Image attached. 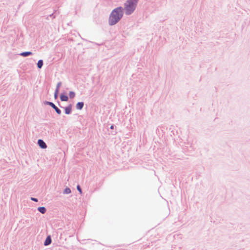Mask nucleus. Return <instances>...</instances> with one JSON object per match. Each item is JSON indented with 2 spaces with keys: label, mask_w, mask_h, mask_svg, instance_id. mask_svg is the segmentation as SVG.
<instances>
[{
  "label": "nucleus",
  "mask_w": 250,
  "mask_h": 250,
  "mask_svg": "<svg viewBox=\"0 0 250 250\" xmlns=\"http://www.w3.org/2000/svg\"><path fill=\"white\" fill-rule=\"evenodd\" d=\"M123 15L121 7L115 9L111 13L109 19V23L111 25L115 24L121 19Z\"/></svg>",
  "instance_id": "1"
},
{
  "label": "nucleus",
  "mask_w": 250,
  "mask_h": 250,
  "mask_svg": "<svg viewBox=\"0 0 250 250\" xmlns=\"http://www.w3.org/2000/svg\"><path fill=\"white\" fill-rule=\"evenodd\" d=\"M138 0H127L125 3V13L127 15L131 14L135 10Z\"/></svg>",
  "instance_id": "2"
},
{
  "label": "nucleus",
  "mask_w": 250,
  "mask_h": 250,
  "mask_svg": "<svg viewBox=\"0 0 250 250\" xmlns=\"http://www.w3.org/2000/svg\"><path fill=\"white\" fill-rule=\"evenodd\" d=\"M48 104L55 110L58 114H60L61 113V111L53 103L48 102Z\"/></svg>",
  "instance_id": "3"
},
{
  "label": "nucleus",
  "mask_w": 250,
  "mask_h": 250,
  "mask_svg": "<svg viewBox=\"0 0 250 250\" xmlns=\"http://www.w3.org/2000/svg\"><path fill=\"white\" fill-rule=\"evenodd\" d=\"M38 145L42 148H46L47 146L45 143L42 140H39L38 142Z\"/></svg>",
  "instance_id": "4"
},
{
  "label": "nucleus",
  "mask_w": 250,
  "mask_h": 250,
  "mask_svg": "<svg viewBox=\"0 0 250 250\" xmlns=\"http://www.w3.org/2000/svg\"><path fill=\"white\" fill-rule=\"evenodd\" d=\"M51 239L50 237L49 236L46 238V239L44 242V245L45 246H47V245H49L51 243Z\"/></svg>",
  "instance_id": "5"
},
{
  "label": "nucleus",
  "mask_w": 250,
  "mask_h": 250,
  "mask_svg": "<svg viewBox=\"0 0 250 250\" xmlns=\"http://www.w3.org/2000/svg\"><path fill=\"white\" fill-rule=\"evenodd\" d=\"M71 112V105H69L65 107V112L66 114H69Z\"/></svg>",
  "instance_id": "6"
},
{
  "label": "nucleus",
  "mask_w": 250,
  "mask_h": 250,
  "mask_svg": "<svg viewBox=\"0 0 250 250\" xmlns=\"http://www.w3.org/2000/svg\"><path fill=\"white\" fill-rule=\"evenodd\" d=\"M60 99L62 101H67L68 98L66 95L62 94L60 96Z\"/></svg>",
  "instance_id": "7"
},
{
  "label": "nucleus",
  "mask_w": 250,
  "mask_h": 250,
  "mask_svg": "<svg viewBox=\"0 0 250 250\" xmlns=\"http://www.w3.org/2000/svg\"><path fill=\"white\" fill-rule=\"evenodd\" d=\"M83 102H79L76 104V107L78 109H81L83 107Z\"/></svg>",
  "instance_id": "8"
},
{
  "label": "nucleus",
  "mask_w": 250,
  "mask_h": 250,
  "mask_svg": "<svg viewBox=\"0 0 250 250\" xmlns=\"http://www.w3.org/2000/svg\"><path fill=\"white\" fill-rule=\"evenodd\" d=\"M38 210L42 213L43 214L45 212L46 209L44 207H39L38 208Z\"/></svg>",
  "instance_id": "9"
},
{
  "label": "nucleus",
  "mask_w": 250,
  "mask_h": 250,
  "mask_svg": "<svg viewBox=\"0 0 250 250\" xmlns=\"http://www.w3.org/2000/svg\"><path fill=\"white\" fill-rule=\"evenodd\" d=\"M31 54H32L31 52H24L21 53V55L22 56L25 57V56L30 55Z\"/></svg>",
  "instance_id": "10"
},
{
  "label": "nucleus",
  "mask_w": 250,
  "mask_h": 250,
  "mask_svg": "<svg viewBox=\"0 0 250 250\" xmlns=\"http://www.w3.org/2000/svg\"><path fill=\"white\" fill-rule=\"evenodd\" d=\"M43 65V62L42 60H39L38 62L37 65L39 68H41Z\"/></svg>",
  "instance_id": "11"
},
{
  "label": "nucleus",
  "mask_w": 250,
  "mask_h": 250,
  "mask_svg": "<svg viewBox=\"0 0 250 250\" xmlns=\"http://www.w3.org/2000/svg\"><path fill=\"white\" fill-rule=\"evenodd\" d=\"M75 94L74 92L71 91L69 92V97L70 98H73L75 97Z\"/></svg>",
  "instance_id": "12"
},
{
  "label": "nucleus",
  "mask_w": 250,
  "mask_h": 250,
  "mask_svg": "<svg viewBox=\"0 0 250 250\" xmlns=\"http://www.w3.org/2000/svg\"><path fill=\"white\" fill-rule=\"evenodd\" d=\"M58 93H59V89H58V88H56V89L55 90V94H54V97L55 99L57 98Z\"/></svg>",
  "instance_id": "13"
},
{
  "label": "nucleus",
  "mask_w": 250,
  "mask_h": 250,
  "mask_svg": "<svg viewBox=\"0 0 250 250\" xmlns=\"http://www.w3.org/2000/svg\"><path fill=\"white\" fill-rule=\"evenodd\" d=\"M64 192L66 194H68V193H70L71 192V190L70 189V188H66L65 189V191Z\"/></svg>",
  "instance_id": "14"
},
{
  "label": "nucleus",
  "mask_w": 250,
  "mask_h": 250,
  "mask_svg": "<svg viewBox=\"0 0 250 250\" xmlns=\"http://www.w3.org/2000/svg\"><path fill=\"white\" fill-rule=\"evenodd\" d=\"M77 189L80 191V193H82V190L79 186H77Z\"/></svg>",
  "instance_id": "15"
},
{
  "label": "nucleus",
  "mask_w": 250,
  "mask_h": 250,
  "mask_svg": "<svg viewBox=\"0 0 250 250\" xmlns=\"http://www.w3.org/2000/svg\"><path fill=\"white\" fill-rule=\"evenodd\" d=\"M61 83H59L58 84H57V88H58V89H59L60 86H61Z\"/></svg>",
  "instance_id": "16"
},
{
  "label": "nucleus",
  "mask_w": 250,
  "mask_h": 250,
  "mask_svg": "<svg viewBox=\"0 0 250 250\" xmlns=\"http://www.w3.org/2000/svg\"><path fill=\"white\" fill-rule=\"evenodd\" d=\"M32 200L35 201H37V199L36 198H32Z\"/></svg>",
  "instance_id": "17"
},
{
  "label": "nucleus",
  "mask_w": 250,
  "mask_h": 250,
  "mask_svg": "<svg viewBox=\"0 0 250 250\" xmlns=\"http://www.w3.org/2000/svg\"><path fill=\"white\" fill-rule=\"evenodd\" d=\"M110 128L111 129H113L114 128V126L113 125H112L111 126H110Z\"/></svg>",
  "instance_id": "18"
}]
</instances>
